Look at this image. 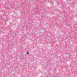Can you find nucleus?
<instances>
[{
	"label": "nucleus",
	"instance_id": "nucleus-1",
	"mask_svg": "<svg viewBox=\"0 0 77 77\" xmlns=\"http://www.w3.org/2000/svg\"><path fill=\"white\" fill-rule=\"evenodd\" d=\"M27 54H29V53H28V52H27Z\"/></svg>",
	"mask_w": 77,
	"mask_h": 77
}]
</instances>
